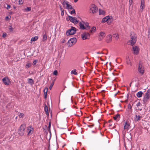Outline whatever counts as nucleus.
<instances>
[{
	"mask_svg": "<svg viewBox=\"0 0 150 150\" xmlns=\"http://www.w3.org/2000/svg\"><path fill=\"white\" fill-rule=\"evenodd\" d=\"M130 38L131 39V44L132 46L135 43L137 40V36L134 32H131Z\"/></svg>",
	"mask_w": 150,
	"mask_h": 150,
	"instance_id": "nucleus-1",
	"label": "nucleus"
},
{
	"mask_svg": "<svg viewBox=\"0 0 150 150\" xmlns=\"http://www.w3.org/2000/svg\"><path fill=\"white\" fill-rule=\"evenodd\" d=\"M98 11V8L94 4L91 5L90 6L89 12L91 13H95L97 12Z\"/></svg>",
	"mask_w": 150,
	"mask_h": 150,
	"instance_id": "nucleus-2",
	"label": "nucleus"
},
{
	"mask_svg": "<svg viewBox=\"0 0 150 150\" xmlns=\"http://www.w3.org/2000/svg\"><path fill=\"white\" fill-rule=\"evenodd\" d=\"M150 98V90L147 91L143 99V101L145 103L147 102Z\"/></svg>",
	"mask_w": 150,
	"mask_h": 150,
	"instance_id": "nucleus-3",
	"label": "nucleus"
},
{
	"mask_svg": "<svg viewBox=\"0 0 150 150\" xmlns=\"http://www.w3.org/2000/svg\"><path fill=\"white\" fill-rule=\"evenodd\" d=\"M76 32V28L74 27H72L71 29L69 30L66 32V34L67 35H72L74 34Z\"/></svg>",
	"mask_w": 150,
	"mask_h": 150,
	"instance_id": "nucleus-4",
	"label": "nucleus"
},
{
	"mask_svg": "<svg viewBox=\"0 0 150 150\" xmlns=\"http://www.w3.org/2000/svg\"><path fill=\"white\" fill-rule=\"evenodd\" d=\"M76 38H75L70 39L68 42L69 47H71L74 45L76 42Z\"/></svg>",
	"mask_w": 150,
	"mask_h": 150,
	"instance_id": "nucleus-5",
	"label": "nucleus"
},
{
	"mask_svg": "<svg viewBox=\"0 0 150 150\" xmlns=\"http://www.w3.org/2000/svg\"><path fill=\"white\" fill-rule=\"evenodd\" d=\"M81 37L83 40L88 39L90 38V34L88 33L85 32L81 35Z\"/></svg>",
	"mask_w": 150,
	"mask_h": 150,
	"instance_id": "nucleus-6",
	"label": "nucleus"
},
{
	"mask_svg": "<svg viewBox=\"0 0 150 150\" xmlns=\"http://www.w3.org/2000/svg\"><path fill=\"white\" fill-rule=\"evenodd\" d=\"M108 20H109V21H110V22L112 21L113 19L111 16H107L105 17L102 19L101 22L104 23L107 22Z\"/></svg>",
	"mask_w": 150,
	"mask_h": 150,
	"instance_id": "nucleus-7",
	"label": "nucleus"
},
{
	"mask_svg": "<svg viewBox=\"0 0 150 150\" xmlns=\"http://www.w3.org/2000/svg\"><path fill=\"white\" fill-rule=\"evenodd\" d=\"M138 70L140 73L142 75L144 74V67L140 63L139 65Z\"/></svg>",
	"mask_w": 150,
	"mask_h": 150,
	"instance_id": "nucleus-8",
	"label": "nucleus"
},
{
	"mask_svg": "<svg viewBox=\"0 0 150 150\" xmlns=\"http://www.w3.org/2000/svg\"><path fill=\"white\" fill-rule=\"evenodd\" d=\"M68 17L70 21L75 24L77 23L79 21L77 20L76 18L75 17L70 16H68Z\"/></svg>",
	"mask_w": 150,
	"mask_h": 150,
	"instance_id": "nucleus-9",
	"label": "nucleus"
},
{
	"mask_svg": "<svg viewBox=\"0 0 150 150\" xmlns=\"http://www.w3.org/2000/svg\"><path fill=\"white\" fill-rule=\"evenodd\" d=\"M130 127V124L129 122L127 120L126 121L125 123L124 129L128 130L129 129Z\"/></svg>",
	"mask_w": 150,
	"mask_h": 150,
	"instance_id": "nucleus-10",
	"label": "nucleus"
},
{
	"mask_svg": "<svg viewBox=\"0 0 150 150\" xmlns=\"http://www.w3.org/2000/svg\"><path fill=\"white\" fill-rule=\"evenodd\" d=\"M28 135H30L32 134L33 131V128L31 126H29L27 127Z\"/></svg>",
	"mask_w": 150,
	"mask_h": 150,
	"instance_id": "nucleus-11",
	"label": "nucleus"
},
{
	"mask_svg": "<svg viewBox=\"0 0 150 150\" xmlns=\"http://www.w3.org/2000/svg\"><path fill=\"white\" fill-rule=\"evenodd\" d=\"M133 50L134 52V54H138L139 51V48L138 46H133Z\"/></svg>",
	"mask_w": 150,
	"mask_h": 150,
	"instance_id": "nucleus-12",
	"label": "nucleus"
},
{
	"mask_svg": "<svg viewBox=\"0 0 150 150\" xmlns=\"http://www.w3.org/2000/svg\"><path fill=\"white\" fill-rule=\"evenodd\" d=\"M3 82L6 85H8L10 83V81L8 78H4L2 79Z\"/></svg>",
	"mask_w": 150,
	"mask_h": 150,
	"instance_id": "nucleus-13",
	"label": "nucleus"
},
{
	"mask_svg": "<svg viewBox=\"0 0 150 150\" xmlns=\"http://www.w3.org/2000/svg\"><path fill=\"white\" fill-rule=\"evenodd\" d=\"M105 34L104 32H100L99 35V37L98 39V40L99 41H100L101 40H102L105 37Z\"/></svg>",
	"mask_w": 150,
	"mask_h": 150,
	"instance_id": "nucleus-14",
	"label": "nucleus"
},
{
	"mask_svg": "<svg viewBox=\"0 0 150 150\" xmlns=\"http://www.w3.org/2000/svg\"><path fill=\"white\" fill-rule=\"evenodd\" d=\"M106 42L108 43H109L112 41V36L110 35H109L106 37Z\"/></svg>",
	"mask_w": 150,
	"mask_h": 150,
	"instance_id": "nucleus-15",
	"label": "nucleus"
},
{
	"mask_svg": "<svg viewBox=\"0 0 150 150\" xmlns=\"http://www.w3.org/2000/svg\"><path fill=\"white\" fill-rule=\"evenodd\" d=\"M79 26L81 29L82 30H84L86 29V27L84 26V24L82 22H80L79 24Z\"/></svg>",
	"mask_w": 150,
	"mask_h": 150,
	"instance_id": "nucleus-16",
	"label": "nucleus"
},
{
	"mask_svg": "<svg viewBox=\"0 0 150 150\" xmlns=\"http://www.w3.org/2000/svg\"><path fill=\"white\" fill-rule=\"evenodd\" d=\"M144 0H141V4L140 6V8L141 10H142V11L144 9Z\"/></svg>",
	"mask_w": 150,
	"mask_h": 150,
	"instance_id": "nucleus-17",
	"label": "nucleus"
},
{
	"mask_svg": "<svg viewBox=\"0 0 150 150\" xmlns=\"http://www.w3.org/2000/svg\"><path fill=\"white\" fill-rule=\"evenodd\" d=\"M26 127V126L25 124H22L20 126L19 129L22 131H25Z\"/></svg>",
	"mask_w": 150,
	"mask_h": 150,
	"instance_id": "nucleus-18",
	"label": "nucleus"
},
{
	"mask_svg": "<svg viewBox=\"0 0 150 150\" xmlns=\"http://www.w3.org/2000/svg\"><path fill=\"white\" fill-rule=\"evenodd\" d=\"M84 25V26H85V27H86V28H88V29H89L90 28V27L88 25V23L87 22L85 21H82Z\"/></svg>",
	"mask_w": 150,
	"mask_h": 150,
	"instance_id": "nucleus-19",
	"label": "nucleus"
},
{
	"mask_svg": "<svg viewBox=\"0 0 150 150\" xmlns=\"http://www.w3.org/2000/svg\"><path fill=\"white\" fill-rule=\"evenodd\" d=\"M28 83L31 85H32L34 84V81L32 79H28Z\"/></svg>",
	"mask_w": 150,
	"mask_h": 150,
	"instance_id": "nucleus-20",
	"label": "nucleus"
},
{
	"mask_svg": "<svg viewBox=\"0 0 150 150\" xmlns=\"http://www.w3.org/2000/svg\"><path fill=\"white\" fill-rule=\"evenodd\" d=\"M120 117V115L119 114H117L115 116L113 117V118L115 120H119V119Z\"/></svg>",
	"mask_w": 150,
	"mask_h": 150,
	"instance_id": "nucleus-21",
	"label": "nucleus"
},
{
	"mask_svg": "<svg viewBox=\"0 0 150 150\" xmlns=\"http://www.w3.org/2000/svg\"><path fill=\"white\" fill-rule=\"evenodd\" d=\"M142 117H141L139 115H136L134 117L135 120V121H137L139 120Z\"/></svg>",
	"mask_w": 150,
	"mask_h": 150,
	"instance_id": "nucleus-22",
	"label": "nucleus"
},
{
	"mask_svg": "<svg viewBox=\"0 0 150 150\" xmlns=\"http://www.w3.org/2000/svg\"><path fill=\"white\" fill-rule=\"evenodd\" d=\"M76 70L74 69L71 71V74H74L77 75L78 74V73L76 72Z\"/></svg>",
	"mask_w": 150,
	"mask_h": 150,
	"instance_id": "nucleus-23",
	"label": "nucleus"
},
{
	"mask_svg": "<svg viewBox=\"0 0 150 150\" xmlns=\"http://www.w3.org/2000/svg\"><path fill=\"white\" fill-rule=\"evenodd\" d=\"M143 93L142 91H139L137 93V96L138 98H140L142 96Z\"/></svg>",
	"mask_w": 150,
	"mask_h": 150,
	"instance_id": "nucleus-24",
	"label": "nucleus"
},
{
	"mask_svg": "<svg viewBox=\"0 0 150 150\" xmlns=\"http://www.w3.org/2000/svg\"><path fill=\"white\" fill-rule=\"evenodd\" d=\"M96 29V28L95 27H93L90 31V32L91 33H93L95 32V30Z\"/></svg>",
	"mask_w": 150,
	"mask_h": 150,
	"instance_id": "nucleus-25",
	"label": "nucleus"
},
{
	"mask_svg": "<svg viewBox=\"0 0 150 150\" xmlns=\"http://www.w3.org/2000/svg\"><path fill=\"white\" fill-rule=\"evenodd\" d=\"M45 111L46 114L47 115H49V112L47 107L46 105L45 106Z\"/></svg>",
	"mask_w": 150,
	"mask_h": 150,
	"instance_id": "nucleus-26",
	"label": "nucleus"
},
{
	"mask_svg": "<svg viewBox=\"0 0 150 150\" xmlns=\"http://www.w3.org/2000/svg\"><path fill=\"white\" fill-rule=\"evenodd\" d=\"M18 132V134L19 135H20L21 136H23L24 134V131L19 129Z\"/></svg>",
	"mask_w": 150,
	"mask_h": 150,
	"instance_id": "nucleus-27",
	"label": "nucleus"
},
{
	"mask_svg": "<svg viewBox=\"0 0 150 150\" xmlns=\"http://www.w3.org/2000/svg\"><path fill=\"white\" fill-rule=\"evenodd\" d=\"M38 37L37 36H36L33 37L32 38L31 41H35L38 40Z\"/></svg>",
	"mask_w": 150,
	"mask_h": 150,
	"instance_id": "nucleus-28",
	"label": "nucleus"
},
{
	"mask_svg": "<svg viewBox=\"0 0 150 150\" xmlns=\"http://www.w3.org/2000/svg\"><path fill=\"white\" fill-rule=\"evenodd\" d=\"M105 13V12L104 11L100 9H99V14L100 15H103Z\"/></svg>",
	"mask_w": 150,
	"mask_h": 150,
	"instance_id": "nucleus-29",
	"label": "nucleus"
},
{
	"mask_svg": "<svg viewBox=\"0 0 150 150\" xmlns=\"http://www.w3.org/2000/svg\"><path fill=\"white\" fill-rule=\"evenodd\" d=\"M66 8L68 9H71L73 8L71 5L68 4L67 5Z\"/></svg>",
	"mask_w": 150,
	"mask_h": 150,
	"instance_id": "nucleus-30",
	"label": "nucleus"
},
{
	"mask_svg": "<svg viewBox=\"0 0 150 150\" xmlns=\"http://www.w3.org/2000/svg\"><path fill=\"white\" fill-rule=\"evenodd\" d=\"M18 115L20 118H23L24 114L22 113L18 112Z\"/></svg>",
	"mask_w": 150,
	"mask_h": 150,
	"instance_id": "nucleus-31",
	"label": "nucleus"
},
{
	"mask_svg": "<svg viewBox=\"0 0 150 150\" xmlns=\"http://www.w3.org/2000/svg\"><path fill=\"white\" fill-rule=\"evenodd\" d=\"M60 9L61 11V15L63 16L64 15V10L61 6H60Z\"/></svg>",
	"mask_w": 150,
	"mask_h": 150,
	"instance_id": "nucleus-32",
	"label": "nucleus"
},
{
	"mask_svg": "<svg viewBox=\"0 0 150 150\" xmlns=\"http://www.w3.org/2000/svg\"><path fill=\"white\" fill-rule=\"evenodd\" d=\"M47 39V37L46 35V34L44 35H43V41L46 40Z\"/></svg>",
	"mask_w": 150,
	"mask_h": 150,
	"instance_id": "nucleus-33",
	"label": "nucleus"
},
{
	"mask_svg": "<svg viewBox=\"0 0 150 150\" xmlns=\"http://www.w3.org/2000/svg\"><path fill=\"white\" fill-rule=\"evenodd\" d=\"M8 27L10 32H11L13 31V28H12V25H9Z\"/></svg>",
	"mask_w": 150,
	"mask_h": 150,
	"instance_id": "nucleus-34",
	"label": "nucleus"
},
{
	"mask_svg": "<svg viewBox=\"0 0 150 150\" xmlns=\"http://www.w3.org/2000/svg\"><path fill=\"white\" fill-rule=\"evenodd\" d=\"M25 11L28 12L30 11L31 10V8L30 7H27L25 9Z\"/></svg>",
	"mask_w": 150,
	"mask_h": 150,
	"instance_id": "nucleus-35",
	"label": "nucleus"
},
{
	"mask_svg": "<svg viewBox=\"0 0 150 150\" xmlns=\"http://www.w3.org/2000/svg\"><path fill=\"white\" fill-rule=\"evenodd\" d=\"M113 37H115L116 40H117L118 39V35L117 34H114L113 35Z\"/></svg>",
	"mask_w": 150,
	"mask_h": 150,
	"instance_id": "nucleus-36",
	"label": "nucleus"
},
{
	"mask_svg": "<svg viewBox=\"0 0 150 150\" xmlns=\"http://www.w3.org/2000/svg\"><path fill=\"white\" fill-rule=\"evenodd\" d=\"M148 37L149 40H150V26L148 31Z\"/></svg>",
	"mask_w": 150,
	"mask_h": 150,
	"instance_id": "nucleus-37",
	"label": "nucleus"
},
{
	"mask_svg": "<svg viewBox=\"0 0 150 150\" xmlns=\"http://www.w3.org/2000/svg\"><path fill=\"white\" fill-rule=\"evenodd\" d=\"M48 88H45L44 90V95L47 94V92Z\"/></svg>",
	"mask_w": 150,
	"mask_h": 150,
	"instance_id": "nucleus-38",
	"label": "nucleus"
},
{
	"mask_svg": "<svg viewBox=\"0 0 150 150\" xmlns=\"http://www.w3.org/2000/svg\"><path fill=\"white\" fill-rule=\"evenodd\" d=\"M53 74L54 75H57L58 74V72L57 70H56L54 71L53 73Z\"/></svg>",
	"mask_w": 150,
	"mask_h": 150,
	"instance_id": "nucleus-39",
	"label": "nucleus"
},
{
	"mask_svg": "<svg viewBox=\"0 0 150 150\" xmlns=\"http://www.w3.org/2000/svg\"><path fill=\"white\" fill-rule=\"evenodd\" d=\"M54 81H53V82H52V83L51 84V85H50V86L49 87V88L50 89H51L52 88V86L54 85Z\"/></svg>",
	"mask_w": 150,
	"mask_h": 150,
	"instance_id": "nucleus-40",
	"label": "nucleus"
},
{
	"mask_svg": "<svg viewBox=\"0 0 150 150\" xmlns=\"http://www.w3.org/2000/svg\"><path fill=\"white\" fill-rule=\"evenodd\" d=\"M31 65V64L30 63H28L25 66V67L26 68H28Z\"/></svg>",
	"mask_w": 150,
	"mask_h": 150,
	"instance_id": "nucleus-41",
	"label": "nucleus"
},
{
	"mask_svg": "<svg viewBox=\"0 0 150 150\" xmlns=\"http://www.w3.org/2000/svg\"><path fill=\"white\" fill-rule=\"evenodd\" d=\"M68 4V2H67V1H64L62 3L63 5H65L66 4V5Z\"/></svg>",
	"mask_w": 150,
	"mask_h": 150,
	"instance_id": "nucleus-42",
	"label": "nucleus"
},
{
	"mask_svg": "<svg viewBox=\"0 0 150 150\" xmlns=\"http://www.w3.org/2000/svg\"><path fill=\"white\" fill-rule=\"evenodd\" d=\"M70 13L72 14L73 13L76 14L75 11L74 9H73L72 11L70 12Z\"/></svg>",
	"mask_w": 150,
	"mask_h": 150,
	"instance_id": "nucleus-43",
	"label": "nucleus"
},
{
	"mask_svg": "<svg viewBox=\"0 0 150 150\" xmlns=\"http://www.w3.org/2000/svg\"><path fill=\"white\" fill-rule=\"evenodd\" d=\"M132 107L130 104H128V109H131Z\"/></svg>",
	"mask_w": 150,
	"mask_h": 150,
	"instance_id": "nucleus-44",
	"label": "nucleus"
},
{
	"mask_svg": "<svg viewBox=\"0 0 150 150\" xmlns=\"http://www.w3.org/2000/svg\"><path fill=\"white\" fill-rule=\"evenodd\" d=\"M6 35L7 34L6 33H4L3 34L2 37L3 38H5L6 36Z\"/></svg>",
	"mask_w": 150,
	"mask_h": 150,
	"instance_id": "nucleus-45",
	"label": "nucleus"
},
{
	"mask_svg": "<svg viewBox=\"0 0 150 150\" xmlns=\"http://www.w3.org/2000/svg\"><path fill=\"white\" fill-rule=\"evenodd\" d=\"M37 62V60H35L33 63V65H35Z\"/></svg>",
	"mask_w": 150,
	"mask_h": 150,
	"instance_id": "nucleus-46",
	"label": "nucleus"
},
{
	"mask_svg": "<svg viewBox=\"0 0 150 150\" xmlns=\"http://www.w3.org/2000/svg\"><path fill=\"white\" fill-rule=\"evenodd\" d=\"M141 105V104L140 102H139L136 104V105L137 106H140Z\"/></svg>",
	"mask_w": 150,
	"mask_h": 150,
	"instance_id": "nucleus-47",
	"label": "nucleus"
},
{
	"mask_svg": "<svg viewBox=\"0 0 150 150\" xmlns=\"http://www.w3.org/2000/svg\"><path fill=\"white\" fill-rule=\"evenodd\" d=\"M11 8V6L10 5H9V4H7V8H6L8 9H9V8Z\"/></svg>",
	"mask_w": 150,
	"mask_h": 150,
	"instance_id": "nucleus-48",
	"label": "nucleus"
},
{
	"mask_svg": "<svg viewBox=\"0 0 150 150\" xmlns=\"http://www.w3.org/2000/svg\"><path fill=\"white\" fill-rule=\"evenodd\" d=\"M19 3L20 4H22L23 3V2L22 0H19Z\"/></svg>",
	"mask_w": 150,
	"mask_h": 150,
	"instance_id": "nucleus-49",
	"label": "nucleus"
},
{
	"mask_svg": "<svg viewBox=\"0 0 150 150\" xmlns=\"http://www.w3.org/2000/svg\"><path fill=\"white\" fill-rule=\"evenodd\" d=\"M129 3L130 5H131L133 2V0H129Z\"/></svg>",
	"mask_w": 150,
	"mask_h": 150,
	"instance_id": "nucleus-50",
	"label": "nucleus"
},
{
	"mask_svg": "<svg viewBox=\"0 0 150 150\" xmlns=\"http://www.w3.org/2000/svg\"><path fill=\"white\" fill-rule=\"evenodd\" d=\"M127 63L128 64H129L130 66H131L132 64L131 63V62L129 61H127Z\"/></svg>",
	"mask_w": 150,
	"mask_h": 150,
	"instance_id": "nucleus-51",
	"label": "nucleus"
},
{
	"mask_svg": "<svg viewBox=\"0 0 150 150\" xmlns=\"http://www.w3.org/2000/svg\"><path fill=\"white\" fill-rule=\"evenodd\" d=\"M125 133H126V131H125V130L124 129V130L122 132V134H123V135H125Z\"/></svg>",
	"mask_w": 150,
	"mask_h": 150,
	"instance_id": "nucleus-52",
	"label": "nucleus"
},
{
	"mask_svg": "<svg viewBox=\"0 0 150 150\" xmlns=\"http://www.w3.org/2000/svg\"><path fill=\"white\" fill-rule=\"evenodd\" d=\"M50 123H49V126H48V128H49V131L50 130Z\"/></svg>",
	"mask_w": 150,
	"mask_h": 150,
	"instance_id": "nucleus-53",
	"label": "nucleus"
},
{
	"mask_svg": "<svg viewBox=\"0 0 150 150\" xmlns=\"http://www.w3.org/2000/svg\"><path fill=\"white\" fill-rule=\"evenodd\" d=\"M97 53L98 54H103V53L102 52H97Z\"/></svg>",
	"mask_w": 150,
	"mask_h": 150,
	"instance_id": "nucleus-54",
	"label": "nucleus"
},
{
	"mask_svg": "<svg viewBox=\"0 0 150 150\" xmlns=\"http://www.w3.org/2000/svg\"><path fill=\"white\" fill-rule=\"evenodd\" d=\"M47 94H45V99H46L47 98Z\"/></svg>",
	"mask_w": 150,
	"mask_h": 150,
	"instance_id": "nucleus-55",
	"label": "nucleus"
},
{
	"mask_svg": "<svg viewBox=\"0 0 150 150\" xmlns=\"http://www.w3.org/2000/svg\"><path fill=\"white\" fill-rule=\"evenodd\" d=\"M78 0H74V2L75 3L76 2L78 1Z\"/></svg>",
	"mask_w": 150,
	"mask_h": 150,
	"instance_id": "nucleus-56",
	"label": "nucleus"
},
{
	"mask_svg": "<svg viewBox=\"0 0 150 150\" xmlns=\"http://www.w3.org/2000/svg\"><path fill=\"white\" fill-rule=\"evenodd\" d=\"M64 39H63L62 41V43H64Z\"/></svg>",
	"mask_w": 150,
	"mask_h": 150,
	"instance_id": "nucleus-57",
	"label": "nucleus"
},
{
	"mask_svg": "<svg viewBox=\"0 0 150 150\" xmlns=\"http://www.w3.org/2000/svg\"><path fill=\"white\" fill-rule=\"evenodd\" d=\"M6 18H8V17H7V16L6 17Z\"/></svg>",
	"mask_w": 150,
	"mask_h": 150,
	"instance_id": "nucleus-58",
	"label": "nucleus"
},
{
	"mask_svg": "<svg viewBox=\"0 0 150 150\" xmlns=\"http://www.w3.org/2000/svg\"><path fill=\"white\" fill-rule=\"evenodd\" d=\"M17 117H16V119H17Z\"/></svg>",
	"mask_w": 150,
	"mask_h": 150,
	"instance_id": "nucleus-59",
	"label": "nucleus"
}]
</instances>
